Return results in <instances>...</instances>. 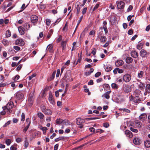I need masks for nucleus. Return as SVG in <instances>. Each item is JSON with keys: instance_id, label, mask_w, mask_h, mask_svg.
I'll list each match as a JSON object with an SVG mask.
<instances>
[{"instance_id": "nucleus-8", "label": "nucleus", "mask_w": 150, "mask_h": 150, "mask_svg": "<svg viewBox=\"0 0 150 150\" xmlns=\"http://www.w3.org/2000/svg\"><path fill=\"white\" fill-rule=\"evenodd\" d=\"M38 20V17L35 15H33L31 17V21L34 24L36 23Z\"/></svg>"}, {"instance_id": "nucleus-31", "label": "nucleus", "mask_w": 150, "mask_h": 150, "mask_svg": "<svg viewBox=\"0 0 150 150\" xmlns=\"http://www.w3.org/2000/svg\"><path fill=\"white\" fill-rule=\"evenodd\" d=\"M37 115L38 117L40 119H42L43 118L44 115H43V113H42L41 112H39L37 113Z\"/></svg>"}, {"instance_id": "nucleus-43", "label": "nucleus", "mask_w": 150, "mask_h": 150, "mask_svg": "<svg viewBox=\"0 0 150 150\" xmlns=\"http://www.w3.org/2000/svg\"><path fill=\"white\" fill-rule=\"evenodd\" d=\"M36 74H34L30 76L29 77V80H30L36 76Z\"/></svg>"}, {"instance_id": "nucleus-25", "label": "nucleus", "mask_w": 150, "mask_h": 150, "mask_svg": "<svg viewBox=\"0 0 150 150\" xmlns=\"http://www.w3.org/2000/svg\"><path fill=\"white\" fill-rule=\"evenodd\" d=\"M46 50L50 52H52L53 51V46L52 44H50L47 46Z\"/></svg>"}, {"instance_id": "nucleus-6", "label": "nucleus", "mask_w": 150, "mask_h": 150, "mask_svg": "<svg viewBox=\"0 0 150 150\" xmlns=\"http://www.w3.org/2000/svg\"><path fill=\"white\" fill-rule=\"evenodd\" d=\"M49 95L48 100L50 103L52 105L55 104V102L51 92H49Z\"/></svg>"}, {"instance_id": "nucleus-29", "label": "nucleus", "mask_w": 150, "mask_h": 150, "mask_svg": "<svg viewBox=\"0 0 150 150\" xmlns=\"http://www.w3.org/2000/svg\"><path fill=\"white\" fill-rule=\"evenodd\" d=\"M135 123L136 126L138 127H141L142 125L141 123L137 120L135 122Z\"/></svg>"}, {"instance_id": "nucleus-3", "label": "nucleus", "mask_w": 150, "mask_h": 150, "mask_svg": "<svg viewBox=\"0 0 150 150\" xmlns=\"http://www.w3.org/2000/svg\"><path fill=\"white\" fill-rule=\"evenodd\" d=\"M131 79V75L128 74H126L123 77V80L126 83L129 82L130 81Z\"/></svg>"}, {"instance_id": "nucleus-20", "label": "nucleus", "mask_w": 150, "mask_h": 150, "mask_svg": "<svg viewBox=\"0 0 150 150\" xmlns=\"http://www.w3.org/2000/svg\"><path fill=\"white\" fill-rule=\"evenodd\" d=\"M104 68L106 71L108 72L110 71L112 69V67L110 65H105Z\"/></svg>"}, {"instance_id": "nucleus-33", "label": "nucleus", "mask_w": 150, "mask_h": 150, "mask_svg": "<svg viewBox=\"0 0 150 150\" xmlns=\"http://www.w3.org/2000/svg\"><path fill=\"white\" fill-rule=\"evenodd\" d=\"M131 56H138V54L136 51H132L131 53Z\"/></svg>"}, {"instance_id": "nucleus-35", "label": "nucleus", "mask_w": 150, "mask_h": 150, "mask_svg": "<svg viewBox=\"0 0 150 150\" xmlns=\"http://www.w3.org/2000/svg\"><path fill=\"white\" fill-rule=\"evenodd\" d=\"M6 35L7 37H9L11 35V33L10 31L9 30H7L6 33Z\"/></svg>"}, {"instance_id": "nucleus-1", "label": "nucleus", "mask_w": 150, "mask_h": 150, "mask_svg": "<svg viewBox=\"0 0 150 150\" xmlns=\"http://www.w3.org/2000/svg\"><path fill=\"white\" fill-rule=\"evenodd\" d=\"M13 106V103L12 102H9L7 104L6 106H5L3 107V109H4L5 110H7L8 111V113H10L12 112L11 109Z\"/></svg>"}, {"instance_id": "nucleus-59", "label": "nucleus", "mask_w": 150, "mask_h": 150, "mask_svg": "<svg viewBox=\"0 0 150 150\" xmlns=\"http://www.w3.org/2000/svg\"><path fill=\"white\" fill-rule=\"evenodd\" d=\"M62 40V37L61 35H60L59 38L57 40V41L58 42H59Z\"/></svg>"}, {"instance_id": "nucleus-63", "label": "nucleus", "mask_w": 150, "mask_h": 150, "mask_svg": "<svg viewBox=\"0 0 150 150\" xmlns=\"http://www.w3.org/2000/svg\"><path fill=\"white\" fill-rule=\"evenodd\" d=\"M87 10V7H85L83 9L82 11V13L83 14H84L86 13V11Z\"/></svg>"}, {"instance_id": "nucleus-21", "label": "nucleus", "mask_w": 150, "mask_h": 150, "mask_svg": "<svg viewBox=\"0 0 150 150\" xmlns=\"http://www.w3.org/2000/svg\"><path fill=\"white\" fill-rule=\"evenodd\" d=\"M141 93V91L137 89L134 91L133 93V95L135 96L139 97Z\"/></svg>"}, {"instance_id": "nucleus-49", "label": "nucleus", "mask_w": 150, "mask_h": 150, "mask_svg": "<svg viewBox=\"0 0 150 150\" xmlns=\"http://www.w3.org/2000/svg\"><path fill=\"white\" fill-rule=\"evenodd\" d=\"M133 6L132 5H130L127 10V12H129L132 10Z\"/></svg>"}, {"instance_id": "nucleus-62", "label": "nucleus", "mask_w": 150, "mask_h": 150, "mask_svg": "<svg viewBox=\"0 0 150 150\" xmlns=\"http://www.w3.org/2000/svg\"><path fill=\"white\" fill-rule=\"evenodd\" d=\"M101 75V73L100 72H98L96 73L95 75V76L96 77H98Z\"/></svg>"}, {"instance_id": "nucleus-15", "label": "nucleus", "mask_w": 150, "mask_h": 150, "mask_svg": "<svg viewBox=\"0 0 150 150\" xmlns=\"http://www.w3.org/2000/svg\"><path fill=\"white\" fill-rule=\"evenodd\" d=\"M76 122L77 125H80L81 124L84 123L85 122V120L83 119L78 118L76 119Z\"/></svg>"}, {"instance_id": "nucleus-48", "label": "nucleus", "mask_w": 150, "mask_h": 150, "mask_svg": "<svg viewBox=\"0 0 150 150\" xmlns=\"http://www.w3.org/2000/svg\"><path fill=\"white\" fill-rule=\"evenodd\" d=\"M82 18H83V16H82L80 17V20L79 21H78V24H77V26H76V27L75 30H76V28L78 27V26L79 23H80L81 21L82 20Z\"/></svg>"}, {"instance_id": "nucleus-38", "label": "nucleus", "mask_w": 150, "mask_h": 150, "mask_svg": "<svg viewBox=\"0 0 150 150\" xmlns=\"http://www.w3.org/2000/svg\"><path fill=\"white\" fill-rule=\"evenodd\" d=\"M40 108L41 111L43 112L47 109L44 105H41Z\"/></svg>"}, {"instance_id": "nucleus-23", "label": "nucleus", "mask_w": 150, "mask_h": 150, "mask_svg": "<svg viewBox=\"0 0 150 150\" xmlns=\"http://www.w3.org/2000/svg\"><path fill=\"white\" fill-rule=\"evenodd\" d=\"M140 55L144 56L145 55H149L148 53H147L146 51L144 49L140 51Z\"/></svg>"}, {"instance_id": "nucleus-57", "label": "nucleus", "mask_w": 150, "mask_h": 150, "mask_svg": "<svg viewBox=\"0 0 150 150\" xmlns=\"http://www.w3.org/2000/svg\"><path fill=\"white\" fill-rule=\"evenodd\" d=\"M30 125H27L26 127L23 130V132H25L27 131V129L29 127Z\"/></svg>"}, {"instance_id": "nucleus-41", "label": "nucleus", "mask_w": 150, "mask_h": 150, "mask_svg": "<svg viewBox=\"0 0 150 150\" xmlns=\"http://www.w3.org/2000/svg\"><path fill=\"white\" fill-rule=\"evenodd\" d=\"M111 86L112 88L117 89L118 88V86L115 83H112L111 84Z\"/></svg>"}, {"instance_id": "nucleus-19", "label": "nucleus", "mask_w": 150, "mask_h": 150, "mask_svg": "<svg viewBox=\"0 0 150 150\" xmlns=\"http://www.w3.org/2000/svg\"><path fill=\"white\" fill-rule=\"evenodd\" d=\"M123 64V62L121 60H117L115 62V65L117 67H119L122 65Z\"/></svg>"}, {"instance_id": "nucleus-10", "label": "nucleus", "mask_w": 150, "mask_h": 150, "mask_svg": "<svg viewBox=\"0 0 150 150\" xmlns=\"http://www.w3.org/2000/svg\"><path fill=\"white\" fill-rule=\"evenodd\" d=\"M133 142L136 145H139L141 143V141L139 138L136 137L133 139Z\"/></svg>"}, {"instance_id": "nucleus-17", "label": "nucleus", "mask_w": 150, "mask_h": 150, "mask_svg": "<svg viewBox=\"0 0 150 150\" xmlns=\"http://www.w3.org/2000/svg\"><path fill=\"white\" fill-rule=\"evenodd\" d=\"M125 134L126 136L129 138H132V134L130 131L126 130L125 131Z\"/></svg>"}, {"instance_id": "nucleus-51", "label": "nucleus", "mask_w": 150, "mask_h": 150, "mask_svg": "<svg viewBox=\"0 0 150 150\" xmlns=\"http://www.w3.org/2000/svg\"><path fill=\"white\" fill-rule=\"evenodd\" d=\"M99 117H91L89 118H86V119L88 120H96L100 119Z\"/></svg>"}, {"instance_id": "nucleus-14", "label": "nucleus", "mask_w": 150, "mask_h": 150, "mask_svg": "<svg viewBox=\"0 0 150 150\" xmlns=\"http://www.w3.org/2000/svg\"><path fill=\"white\" fill-rule=\"evenodd\" d=\"M18 30L19 33L21 35L24 34L25 32V29L23 27H19L18 28Z\"/></svg>"}, {"instance_id": "nucleus-18", "label": "nucleus", "mask_w": 150, "mask_h": 150, "mask_svg": "<svg viewBox=\"0 0 150 150\" xmlns=\"http://www.w3.org/2000/svg\"><path fill=\"white\" fill-rule=\"evenodd\" d=\"M16 97L18 99H22L23 97V94L21 92H18L16 95Z\"/></svg>"}, {"instance_id": "nucleus-39", "label": "nucleus", "mask_w": 150, "mask_h": 150, "mask_svg": "<svg viewBox=\"0 0 150 150\" xmlns=\"http://www.w3.org/2000/svg\"><path fill=\"white\" fill-rule=\"evenodd\" d=\"M2 43L5 46H7L8 44V42L6 40L4 39L2 41Z\"/></svg>"}, {"instance_id": "nucleus-58", "label": "nucleus", "mask_w": 150, "mask_h": 150, "mask_svg": "<svg viewBox=\"0 0 150 150\" xmlns=\"http://www.w3.org/2000/svg\"><path fill=\"white\" fill-rule=\"evenodd\" d=\"M104 131L103 129H97L96 130V132H100V133H102Z\"/></svg>"}, {"instance_id": "nucleus-60", "label": "nucleus", "mask_w": 150, "mask_h": 150, "mask_svg": "<svg viewBox=\"0 0 150 150\" xmlns=\"http://www.w3.org/2000/svg\"><path fill=\"white\" fill-rule=\"evenodd\" d=\"M60 74V70L58 69L57 70V73L56 74V77H58L59 76V74Z\"/></svg>"}, {"instance_id": "nucleus-5", "label": "nucleus", "mask_w": 150, "mask_h": 150, "mask_svg": "<svg viewBox=\"0 0 150 150\" xmlns=\"http://www.w3.org/2000/svg\"><path fill=\"white\" fill-rule=\"evenodd\" d=\"M15 44L16 45L22 46L24 45L25 43L23 39H18L16 41Z\"/></svg>"}, {"instance_id": "nucleus-37", "label": "nucleus", "mask_w": 150, "mask_h": 150, "mask_svg": "<svg viewBox=\"0 0 150 150\" xmlns=\"http://www.w3.org/2000/svg\"><path fill=\"white\" fill-rule=\"evenodd\" d=\"M64 139V138L63 137H59L56 139H55V141L56 142H57L60 140H63Z\"/></svg>"}, {"instance_id": "nucleus-13", "label": "nucleus", "mask_w": 150, "mask_h": 150, "mask_svg": "<svg viewBox=\"0 0 150 150\" xmlns=\"http://www.w3.org/2000/svg\"><path fill=\"white\" fill-rule=\"evenodd\" d=\"M33 97L32 96H29L28 101L29 106H31L32 105L33 101Z\"/></svg>"}, {"instance_id": "nucleus-55", "label": "nucleus", "mask_w": 150, "mask_h": 150, "mask_svg": "<svg viewBox=\"0 0 150 150\" xmlns=\"http://www.w3.org/2000/svg\"><path fill=\"white\" fill-rule=\"evenodd\" d=\"M13 48L16 50L18 51L21 48H20L17 46H13Z\"/></svg>"}, {"instance_id": "nucleus-53", "label": "nucleus", "mask_w": 150, "mask_h": 150, "mask_svg": "<svg viewBox=\"0 0 150 150\" xmlns=\"http://www.w3.org/2000/svg\"><path fill=\"white\" fill-rule=\"evenodd\" d=\"M142 45L141 44H139L137 46V48L138 49L140 50L142 48Z\"/></svg>"}, {"instance_id": "nucleus-56", "label": "nucleus", "mask_w": 150, "mask_h": 150, "mask_svg": "<svg viewBox=\"0 0 150 150\" xmlns=\"http://www.w3.org/2000/svg\"><path fill=\"white\" fill-rule=\"evenodd\" d=\"M96 50L95 48H93L91 52V53L93 55H95L96 54Z\"/></svg>"}, {"instance_id": "nucleus-26", "label": "nucleus", "mask_w": 150, "mask_h": 150, "mask_svg": "<svg viewBox=\"0 0 150 150\" xmlns=\"http://www.w3.org/2000/svg\"><path fill=\"white\" fill-rule=\"evenodd\" d=\"M144 74V72L142 71H140L138 73L137 77L139 78H142Z\"/></svg>"}, {"instance_id": "nucleus-34", "label": "nucleus", "mask_w": 150, "mask_h": 150, "mask_svg": "<svg viewBox=\"0 0 150 150\" xmlns=\"http://www.w3.org/2000/svg\"><path fill=\"white\" fill-rule=\"evenodd\" d=\"M146 90L147 92L150 93V84H148L146 85Z\"/></svg>"}, {"instance_id": "nucleus-46", "label": "nucleus", "mask_w": 150, "mask_h": 150, "mask_svg": "<svg viewBox=\"0 0 150 150\" xmlns=\"http://www.w3.org/2000/svg\"><path fill=\"white\" fill-rule=\"evenodd\" d=\"M4 109H3V111H1V115H4L5 114L6 112L7 113H8V111H6L7 110H5Z\"/></svg>"}, {"instance_id": "nucleus-11", "label": "nucleus", "mask_w": 150, "mask_h": 150, "mask_svg": "<svg viewBox=\"0 0 150 150\" xmlns=\"http://www.w3.org/2000/svg\"><path fill=\"white\" fill-rule=\"evenodd\" d=\"M68 40L67 39L65 41H62L61 42V47L63 50H64L66 47V44Z\"/></svg>"}, {"instance_id": "nucleus-44", "label": "nucleus", "mask_w": 150, "mask_h": 150, "mask_svg": "<svg viewBox=\"0 0 150 150\" xmlns=\"http://www.w3.org/2000/svg\"><path fill=\"white\" fill-rule=\"evenodd\" d=\"M55 74H56L55 71H54L53 72L51 77H50V79H51V80H52L54 78Z\"/></svg>"}, {"instance_id": "nucleus-27", "label": "nucleus", "mask_w": 150, "mask_h": 150, "mask_svg": "<svg viewBox=\"0 0 150 150\" xmlns=\"http://www.w3.org/2000/svg\"><path fill=\"white\" fill-rule=\"evenodd\" d=\"M133 59L131 57H127L126 59V62L127 63H129L132 62Z\"/></svg>"}, {"instance_id": "nucleus-22", "label": "nucleus", "mask_w": 150, "mask_h": 150, "mask_svg": "<svg viewBox=\"0 0 150 150\" xmlns=\"http://www.w3.org/2000/svg\"><path fill=\"white\" fill-rule=\"evenodd\" d=\"M43 113L46 115H51L52 114V112L49 109H47L45 110L43 112Z\"/></svg>"}, {"instance_id": "nucleus-30", "label": "nucleus", "mask_w": 150, "mask_h": 150, "mask_svg": "<svg viewBox=\"0 0 150 150\" xmlns=\"http://www.w3.org/2000/svg\"><path fill=\"white\" fill-rule=\"evenodd\" d=\"M23 27L25 29L27 30H28L30 28V25L29 24L26 23L24 24Z\"/></svg>"}, {"instance_id": "nucleus-36", "label": "nucleus", "mask_w": 150, "mask_h": 150, "mask_svg": "<svg viewBox=\"0 0 150 150\" xmlns=\"http://www.w3.org/2000/svg\"><path fill=\"white\" fill-rule=\"evenodd\" d=\"M62 119H58L56 120V123L57 124L61 125L62 124Z\"/></svg>"}, {"instance_id": "nucleus-16", "label": "nucleus", "mask_w": 150, "mask_h": 150, "mask_svg": "<svg viewBox=\"0 0 150 150\" xmlns=\"http://www.w3.org/2000/svg\"><path fill=\"white\" fill-rule=\"evenodd\" d=\"M142 99L140 98L139 97L135 96L134 98L133 101L135 103H138L139 102L142 101Z\"/></svg>"}, {"instance_id": "nucleus-52", "label": "nucleus", "mask_w": 150, "mask_h": 150, "mask_svg": "<svg viewBox=\"0 0 150 150\" xmlns=\"http://www.w3.org/2000/svg\"><path fill=\"white\" fill-rule=\"evenodd\" d=\"M11 141L10 139H7L6 141V143L7 145H9L11 144Z\"/></svg>"}, {"instance_id": "nucleus-24", "label": "nucleus", "mask_w": 150, "mask_h": 150, "mask_svg": "<svg viewBox=\"0 0 150 150\" xmlns=\"http://www.w3.org/2000/svg\"><path fill=\"white\" fill-rule=\"evenodd\" d=\"M144 145L146 148L150 147V140H147L144 141Z\"/></svg>"}, {"instance_id": "nucleus-61", "label": "nucleus", "mask_w": 150, "mask_h": 150, "mask_svg": "<svg viewBox=\"0 0 150 150\" xmlns=\"http://www.w3.org/2000/svg\"><path fill=\"white\" fill-rule=\"evenodd\" d=\"M110 44L109 41H107L103 45V47H106L108 46Z\"/></svg>"}, {"instance_id": "nucleus-50", "label": "nucleus", "mask_w": 150, "mask_h": 150, "mask_svg": "<svg viewBox=\"0 0 150 150\" xmlns=\"http://www.w3.org/2000/svg\"><path fill=\"white\" fill-rule=\"evenodd\" d=\"M25 115L23 113H22L21 115V121H24L25 119Z\"/></svg>"}, {"instance_id": "nucleus-12", "label": "nucleus", "mask_w": 150, "mask_h": 150, "mask_svg": "<svg viewBox=\"0 0 150 150\" xmlns=\"http://www.w3.org/2000/svg\"><path fill=\"white\" fill-rule=\"evenodd\" d=\"M111 91H110L107 92L102 96V97H104L107 99H109L110 97L109 94L111 93Z\"/></svg>"}, {"instance_id": "nucleus-42", "label": "nucleus", "mask_w": 150, "mask_h": 150, "mask_svg": "<svg viewBox=\"0 0 150 150\" xmlns=\"http://www.w3.org/2000/svg\"><path fill=\"white\" fill-rule=\"evenodd\" d=\"M121 110H123L124 112L129 113L130 112V110L126 108L121 109Z\"/></svg>"}, {"instance_id": "nucleus-40", "label": "nucleus", "mask_w": 150, "mask_h": 150, "mask_svg": "<svg viewBox=\"0 0 150 150\" xmlns=\"http://www.w3.org/2000/svg\"><path fill=\"white\" fill-rule=\"evenodd\" d=\"M45 21H46V25L47 26H49L50 24V20L48 19H46Z\"/></svg>"}, {"instance_id": "nucleus-4", "label": "nucleus", "mask_w": 150, "mask_h": 150, "mask_svg": "<svg viewBox=\"0 0 150 150\" xmlns=\"http://www.w3.org/2000/svg\"><path fill=\"white\" fill-rule=\"evenodd\" d=\"M116 4L117 5L118 8L122 9L124 8L125 4L123 1H117Z\"/></svg>"}, {"instance_id": "nucleus-47", "label": "nucleus", "mask_w": 150, "mask_h": 150, "mask_svg": "<svg viewBox=\"0 0 150 150\" xmlns=\"http://www.w3.org/2000/svg\"><path fill=\"white\" fill-rule=\"evenodd\" d=\"M27 124L28 125H30L31 121L30 119L29 118H28L26 119V120Z\"/></svg>"}, {"instance_id": "nucleus-54", "label": "nucleus", "mask_w": 150, "mask_h": 150, "mask_svg": "<svg viewBox=\"0 0 150 150\" xmlns=\"http://www.w3.org/2000/svg\"><path fill=\"white\" fill-rule=\"evenodd\" d=\"M10 122L11 121H8L3 125V127H6L8 125L10 124Z\"/></svg>"}, {"instance_id": "nucleus-9", "label": "nucleus", "mask_w": 150, "mask_h": 150, "mask_svg": "<svg viewBox=\"0 0 150 150\" xmlns=\"http://www.w3.org/2000/svg\"><path fill=\"white\" fill-rule=\"evenodd\" d=\"M147 115L146 113H143L141 114L139 117V119L142 121H144L146 119Z\"/></svg>"}, {"instance_id": "nucleus-2", "label": "nucleus", "mask_w": 150, "mask_h": 150, "mask_svg": "<svg viewBox=\"0 0 150 150\" xmlns=\"http://www.w3.org/2000/svg\"><path fill=\"white\" fill-rule=\"evenodd\" d=\"M122 89L125 93H128L131 91V89L130 86L128 84H124L123 85Z\"/></svg>"}, {"instance_id": "nucleus-7", "label": "nucleus", "mask_w": 150, "mask_h": 150, "mask_svg": "<svg viewBox=\"0 0 150 150\" xmlns=\"http://www.w3.org/2000/svg\"><path fill=\"white\" fill-rule=\"evenodd\" d=\"M104 29V30L105 31V33H107L108 30L107 29V28L106 25H103V27H101L100 28V30H99V32L98 33V35L100 36L101 35L102 33V30L103 29Z\"/></svg>"}, {"instance_id": "nucleus-45", "label": "nucleus", "mask_w": 150, "mask_h": 150, "mask_svg": "<svg viewBox=\"0 0 150 150\" xmlns=\"http://www.w3.org/2000/svg\"><path fill=\"white\" fill-rule=\"evenodd\" d=\"M130 130L132 132H134L137 133L138 132L137 129H134L132 127L130 128Z\"/></svg>"}, {"instance_id": "nucleus-28", "label": "nucleus", "mask_w": 150, "mask_h": 150, "mask_svg": "<svg viewBox=\"0 0 150 150\" xmlns=\"http://www.w3.org/2000/svg\"><path fill=\"white\" fill-rule=\"evenodd\" d=\"M107 38L104 35L101 36L100 38V41L101 42L104 43Z\"/></svg>"}, {"instance_id": "nucleus-32", "label": "nucleus", "mask_w": 150, "mask_h": 150, "mask_svg": "<svg viewBox=\"0 0 150 150\" xmlns=\"http://www.w3.org/2000/svg\"><path fill=\"white\" fill-rule=\"evenodd\" d=\"M61 20L62 18H59L54 23L52 24V25L53 26H55L56 25L58 24Z\"/></svg>"}, {"instance_id": "nucleus-64", "label": "nucleus", "mask_w": 150, "mask_h": 150, "mask_svg": "<svg viewBox=\"0 0 150 150\" xmlns=\"http://www.w3.org/2000/svg\"><path fill=\"white\" fill-rule=\"evenodd\" d=\"M144 86V85L143 83H140L139 85V88L141 89H142Z\"/></svg>"}]
</instances>
